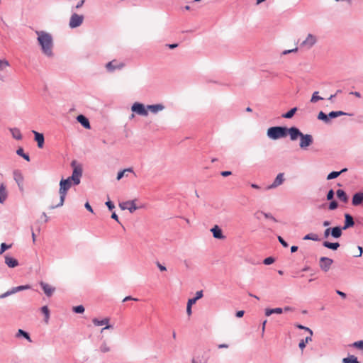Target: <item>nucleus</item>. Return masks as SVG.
<instances>
[{
    "label": "nucleus",
    "mask_w": 363,
    "mask_h": 363,
    "mask_svg": "<svg viewBox=\"0 0 363 363\" xmlns=\"http://www.w3.org/2000/svg\"><path fill=\"white\" fill-rule=\"evenodd\" d=\"M323 98L318 96V91H314L312 95V97L311 99V102L316 103L317 101H318L320 100H323Z\"/></svg>",
    "instance_id": "nucleus-37"
},
{
    "label": "nucleus",
    "mask_w": 363,
    "mask_h": 363,
    "mask_svg": "<svg viewBox=\"0 0 363 363\" xmlns=\"http://www.w3.org/2000/svg\"><path fill=\"white\" fill-rule=\"evenodd\" d=\"M84 2H85V0H79L78 4L75 6V9H78L81 8L84 5Z\"/></svg>",
    "instance_id": "nucleus-61"
},
{
    "label": "nucleus",
    "mask_w": 363,
    "mask_h": 363,
    "mask_svg": "<svg viewBox=\"0 0 363 363\" xmlns=\"http://www.w3.org/2000/svg\"><path fill=\"white\" fill-rule=\"evenodd\" d=\"M8 193L4 184L0 185V203H3L7 199Z\"/></svg>",
    "instance_id": "nucleus-26"
},
{
    "label": "nucleus",
    "mask_w": 363,
    "mask_h": 363,
    "mask_svg": "<svg viewBox=\"0 0 363 363\" xmlns=\"http://www.w3.org/2000/svg\"><path fill=\"white\" fill-rule=\"evenodd\" d=\"M294 126L287 128L286 126H273L267 129V135L269 138L276 140L282 138L290 136L291 131Z\"/></svg>",
    "instance_id": "nucleus-3"
},
{
    "label": "nucleus",
    "mask_w": 363,
    "mask_h": 363,
    "mask_svg": "<svg viewBox=\"0 0 363 363\" xmlns=\"http://www.w3.org/2000/svg\"><path fill=\"white\" fill-rule=\"evenodd\" d=\"M275 261V259L272 257H268L267 258H265L264 260H263V263L265 264V265H269V264H272Z\"/></svg>",
    "instance_id": "nucleus-43"
},
{
    "label": "nucleus",
    "mask_w": 363,
    "mask_h": 363,
    "mask_svg": "<svg viewBox=\"0 0 363 363\" xmlns=\"http://www.w3.org/2000/svg\"><path fill=\"white\" fill-rule=\"evenodd\" d=\"M32 133L34 134V139L37 142L38 147L39 148H43L45 143V138L43 133H40L35 130H32Z\"/></svg>",
    "instance_id": "nucleus-17"
},
{
    "label": "nucleus",
    "mask_w": 363,
    "mask_h": 363,
    "mask_svg": "<svg viewBox=\"0 0 363 363\" xmlns=\"http://www.w3.org/2000/svg\"><path fill=\"white\" fill-rule=\"evenodd\" d=\"M345 220H344V225L342 227L343 230H347L348 228L354 227L355 223L354 220V218L352 216H351L350 213H345L344 214Z\"/></svg>",
    "instance_id": "nucleus-13"
},
{
    "label": "nucleus",
    "mask_w": 363,
    "mask_h": 363,
    "mask_svg": "<svg viewBox=\"0 0 363 363\" xmlns=\"http://www.w3.org/2000/svg\"><path fill=\"white\" fill-rule=\"evenodd\" d=\"M124 67L123 62H118L116 60H112L106 65L108 72H112L116 69H121Z\"/></svg>",
    "instance_id": "nucleus-12"
},
{
    "label": "nucleus",
    "mask_w": 363,
    "mask_h": 363,
    "mask_svg": "<svg viewBox=\"0 0 363 363\" xmlns=\"http://www.w3.org/2000/svg\"><path fill=\"white\" fill-rule=\"evenodd\" d=\"M296 326L299 329L308 331L311 335H313V331L309 328L303 326L301 324H297Z\"/></svg>",
    "instance_id": "nucleus-46"
},
{
    "label": "nucleus",
    "mask_w": 363,
    "mask_h": 363,
    "mask_svg": "<svg viewBox=\"0 0 363 363\" xmlns=\"http://www.w3.org/2000/svg\"><path fill=\"white\" fill-rule=\"evenodd\" d=\"M317 118L318 120L323 121L325 123H329L328 114L325 113L323 111H320Z\"/></svg>",
    "instance_id": "nucleus-34"
},
{
    "label": "nucleus",
    "mask_w": 363,
    "mask_h": 363,
    "mask_svg": "<svg viewBox=\"0 0 363 363\" xmlns=\"http://www.w3.org/2000/svg\"><path fill=\"white\" fill-rule=\"evenodd\" d=\"M336 196H337V199L340 201H342L343 203H346L348 202L349 197L344 190L337 189L336 191Z\"/></svg>",
    "instance_id": "nucleus-25"
},
{
    "label": "nucleus",
    "mask_w": 363,
    "mask_h": 363,
    "mask_svg": "<svg viewBox=\"0 0 363 363\" xmlns=\"http://www.w3.org/2000/svg\"><path fill=\"white\" fill-rule=\"evenodd\" d=\"M284 181V173H279L276 177L273 183L267 187V189H274L283 184Z\"/></svg>",
    "instance_id": "nucleus-15"
},
{
    "label": "nucleus",
    "mask_w": 363,
    "mask_h": 363,
    "mask_svg": "<svg viewBox=\"0 0 363 363\" xmlns=\"http://www.w3.org/2000/svg\"><path fill=\"white\" fill-rule=\"evenodd\" d=\"M306 342H305V341L303 340V339H302L299 344H298V347L301 350H303V349L306 347Z\"/></svg>",
    "instance_id": "nucleus-53"
},
{
    "label": "nucleus",
    "mask_w": 363,
    "mask_h": 363,
    "mask_svg": "<svg viewBox=\"0 0 363 363\" xmlns=\"http://www.w3.org/2000/svg\"><path fill=\"white\" fill-rule=\"evenodd\" d=\"M111 217V218H113L115 220H116L118 223H120V221L118 220V215L115 212L112 213Z\"/></svg>",
    "instance_id": "nucleus-63"
},
{
    "label": "nucleus",
    "mask_w": 363,
    "mask_h": 363,
    "mask_svg": "<svg viewBox=\"0 0 363 363\" xmlns=\"http://www.w3.org/2000/svg\"><path fill=\"white\" fill-rule=\"evenodd\" d=\"M300 138L299 147L301 150H307L313 143V138L311 134H303L299 128L294 126V130L290 133V140L296 141Z\"/></svg>",
    "instance_id": "nucleus-2"
},
{
    "label": "nucleus",
    "mask_w": 363,
    "mask_h": 363,
    "mask_svg": "<svg viewBox=\"0 0 363 363\" xmlns=\"http://www.w3.org/2000/svg\"><path fill=\"white\" fill-rule=\"evenodd\" d=\"M336 293L340 296L342 298H345L347 297V295L345 292H342L340 290H336Z\"/></svg>",
    "instance_id": "nucleus-60"
},
{
    "label": "nucleus",
    "mask_w": 363,
    "mask_h": 363,
    "mask_svg": "<svg viewBox=\"0 0 363 363\" xmlns=\"http://www.w3.org/2000/svg\"><path fill=\"white\" fill-rule=\"evenodd\" d=\"M338 207V203L335 200H330V202L328 204V209L330 211L335 210Z\"/></svg>",
    "instance_id": "nucleus-38"
},
{
    "label": "nucleus",
    "mask_w": 363,
    "mask_h": 363,
    "mask_svg": "<svg viewBox=\"0 0 363 363\" xmlns=\"http://www.w3.org/2000/svg\"><path fill=\"white\" fill-rule=\"evenodd\" d=\"M245 311H238L236 312V317L238 318H242L244 315Z\"/></svg>",
    "instance_id": "nucleus-62"
},
{
    "label": "nucleus",
    "mask_w": 363,
    "mask_h": 363,
    "mask_svg": "<svg viewBox=\"0 0 363 363\" xmlns=\"http://www.w3.org/2000/svg\"><path fill=\"white\" fill-rule=\"evenodd\" d=\"M317 42V38L313 34H308L306 38L301 43V48H305L306 49L311 48Z\"/></svg>",
    "instance_id": "nucleus-9"
},
{
    "label": "nucleus",
    "mask_w": 363,
    "mask_h": 363,
    "mask_svg": "<svg viewBox=\"0 0 363 363\" xmlns=\"http://www.w3.org/2000/svg\"><path fill=\"white\" fill-rule=\"evenodd\" d=\"M147 111H150L151 113L156 114L159 111L164 110V106L161 104L147 105Z\"/></svg>",
    "instance_id": "nucleus-21"
},
{
    "label": "nucleus",
    "mask_w": 363,
    "mask_h": 363,
    "mask_svg": "<svg viewBox=\"0 0 363 363\" xmlns=\"http://www.w3.org/2000/svg\"><path fill=\"white\" fill-rule=\"evenodd\" d=\"M131 111L140 116H147L148 115L147 106L140 102H135L131 106Z\"/></svg>",
    "instance_id": "nucleus-6"
},
{
    "label": "nucleus",
    "mask_w": 363,
    "mask_h": 363,
    "mask_svg": "<svg viewBox=\"0 0 363 363\" xmlns=\"http://www.w3.org/2000/svg\"><path fill=\"white\" fill-rule=\"evenodd\" d=\"M330 235H331V228L325 230L323 236L325 238H328Z\"/></svg>",
    "instance_id": "nucleus-52"
},
{
    "label": "nucleus",
    "mask_w": 363,
    "mask_h": 363,
    "mask_svg": "<svg viewBox=\"0 0 363 363\" xmlns=\"http://www.w3.org/2000/svg\"><path fill=\"white\" fill-rule=\"evenodd\" d=\"M157 265L160 271H166L167 270L166 267L164 265L161 264L160 262H157Z\"/></svg>",
    "instance_id": "nucleus-64"
},
{
    "label": "nucleus",
    "mask_w": 363,
    "mask_h": 363,
    "mask_svg": "<svg viewBox=\"0 0 363 363\" xmlns=\"http://www.w3.org/2000/svg\"><path fill=\"white\" fill-rule=\"evenodd\" d=\"M13 177L14 180L17 183L21 191H23V177L22 174L18 171L13 172Z\"/></svg>",
    "instance_id": "nucleus-22"
},
{
    "label": "nucleus",
    "mask_w": 363,
    "mask_h": 363,
    "mask_svg": "<svg viewBox=\"0 0 363 363\" xmlns=\"http://www.w3.org/2000/svg\"><path fill=\"white\" fill-rule=\"evenodd\" d=\"M342 363H359L357 357L350 355L347 357L343 358Z\"/></svg>",
    "instance_id": "nucleus-30"
},
{
    "label": "nucleus",
    "mask_w": 363,
    "mask_h": 363,
    "mask_svg": "<svg viewBox=\"0 0 363 363\" xmlns=\"http://www.w3.org/2000/svg\"><path fill=\"white\" fill-rule=\"evenodd\" d=\"M335 192L333 189H330L326 195V199L328 201L333 200Z\"/></svg>",
    "instance_id": "nucleus-45"
},
{
    "label": "nucleus",
    "mask_w": 363,
    "mask_h": 363,
    "mask_svg": "<svg viewBox=\"0 0 363 363\" xmlns=\"http://www.w3.org/2000/svg\"><path fill=\"white\" fill-rule=\"evenodd\" d=\"M40 285L42 289L43 290L44 293L45 294V295L48 297H50L53 294L54 291H55V287H52L50 285H49L48 284L45 283L43 281H41L40 283Z\"/></svg>",
    "instance_id": "nucleus-16"
},
{
    "label": "nucleus",
    "mask_w": 363,
    "mask_h": 363,
    "mask_svg": "<svg viewBox=\"0 0 363 363\" xmlns=\"http://www.w3.org/2000/svg\"><path fill=\"white\" fill-rule=\"evenodd\" d=\"M323 245L330 250H337L340 247L339 242H330L329 241H324Z\"/></svg>",
    "instance_id": "nucleus-28"
},
{
    "label": "nucleus",
    "mask_w": 363,
    "mask_h": 363,
    "mask_svg": "<svg viewBox=\"0 0 363 363\" xmlns=\"http://www.w3.org/2000/svg\"><path fill=\"white\" fill-rule=\"evenodd\" d=\"M272 309H273V314L274 313L281 314L283 313V308H272Z\"/></svg>",
    "instance_id": "nucleus-54"
},
{
    "label": "nucleus",
    "mask_w": 363,
    "mask_h": 363,
    "mask_svg": "<svg viewBox=\"0 0 363 363\" xmlns=\"http://www.w3.org/2000/svg\"><path fill=\"white\" fill-rule=\"evenodd\" d=\"M41 312L45 315V322L48 323L50 318V311L47 306H44L41 308Z\"/></svg>",
    "instance_id": "nucleus-35"
},
{
    "label": "nucleus",
    "mask_w": 363,
    "mask_h": 363,
    "mask_svg": "<svg viewBox=\"0 0 363 363\" xmlns=\"http://www.w3.org/2000/svg\"><path fill=\"white\" fill-rule=\"evenodd\" d=\"M133 172V169L132 168H128V169H125L123 170H121L120 172H118V174H117V180H120L123 177H124V174L125 172Z\"/></svg>",
    "instance_id": "nucleus-36"
},
{
    "label": "nucleus",
    "mask_w": 363,
    "mask_h": 363,
    "mask_svg": "<svg viewBox=\"0 0 363 363\" xmlns=\"http://www.w3.org/2000/svg\"><path fill=\"white\" fill-rule=\"evenodd\" d=\"M340 175V172H338L337 171H333V172H330V174H328V175L327 176V179L331 180V179L337 178Z\"/></svg>",
    "instance_id": "nucleus-39"
},
{
    "label": "nucleus",
    "mask_w": 363,
    "mask_h": 363,
    "mask_svg": "<svg viewBox=\"0 0 363 363\" xmlns=\"http://www.w3.org/2000/svg\"><path fill=\"white\" fill-rule=\"evenodd\" d=\"M30 288H31V286L29 284L21 285V286L13 287L10 290L7 291L6 292L1 294L0 298H4L9 296H11L12 294L17 293V292H19V291H21L23 290H26V289H30Z\"/></svg>",
    "instance_id": "nucleus-7"
},
{
    "label": "nucleus",
    "mask_w": 363,
    "mask_h": 363,
    "mask_svg": "<svg viewBox=\"0 0 363 363\" xmlns=\"http://www.w3.org/2000/svg\"><path fill=\"white\" fill-rule=\"evenodd\" d=\"M4 258H5V263L10 268H14V267L18 266V264H19L18 261L16 259H15L12 257H10L9 255H6L4 256Z\"/></svg>",
    "instance_id": "nucleus-20"
},
{
    "label": "nucleus",
    "mask_w": 363,
    "mask_h": 363,
    "mask_svg": "<svg viewBox=\"0 0 363 363\" xmlns=\"http://www.w3.org/2000/svg\"><path fill=\"white\" fill-rule=\"evenodd\" d=\"M333 263V260L332 259L326 257H322L320 258L319 267L322 271L327 272L330 269Z\"/></svg>",
    "instance_id": "nucleus-10"
},
{
    "label": "nucleus",
    "mask_w": 363,
    "mask_h": 363,
    "mask_svg": "<svg viewBox=\"0 0 363 363\" xmlns=\"http://www.w3.org/2000/svg\"><path fill=\"white\" fill-rule=\"evenodd\" d=\"M363 202V192H357L355 193L352 199V204L354 206H357L362 204Z\"/></svg>",
    "instance_id": "nucleus-18"
},
{
    "label": "nucleus",
    "mask_w": 363,
    "mask_h": 363,
    "mask_svg": "<svg viewBox=\"0 0 363 363\" xmlns=\"http://www.w3.org/2000/svg\"><path fill=\"white\" fill-rule=\"evenodd\" d=\"M16 154L18 156L22 157L24 160H26L28 162H29L30 160V156L28 155V154L24 152V150L22 147H19L16 150Z\"/></svg>",
    "instance_id": "nucleus-32"
},
{
    "label": "nucleus",
    "mask_w": 363,
    "mask_h": 363,
    "mask_svg": "<svg viewBox=\"0 0 363 363\" xmlns=\"http://www.w3.org/2000/svg\"><path fill=\"white\" fill-rule=\"evenodd\" d=\"M100 351L103 353L108 352V351H110V348L108 346H107L106 343H103L100 346Z\"/></svg>",
    "instance_id": "nucleus-47"
},
{
    "label": "nucleus",
    "mask_w": 363,
    "mask_h": 363,
    "mask_svg": "<svg viewBox=\"0 0 363 363\" xmlns=\"http://www.w3.org/2000/svg\"><path fill=\"white\" fill-rule=\"evenodd\" d=\"M11 247V245H7L5 242L1 243L0 247V255L3 254L6 250Z\"/></svg>",
    "instance_id": "nucleus-42"
},
{
    "label": "nucleus",
    "mask_w": 363,
    "mask_h": 363,
    "mask_svg": "<svg viewBox=\"0 0 363 363\" xmlns=\"http://www.w3.org/2000/svg\"><path fill=\"white\" fill-rule=\"evenodd\" d=\"M77 121L85 128L89 129L90 128V123L89 119L84 116V115H79L77 117Z\"/></svg>",
    "instance_id": "nucleus-23"
},
{
    "label": "nucleus",
    "mask_w": 363,
    "mask_h": 363,
    "mask_svg": "<svg viewBox=\"0 0 363 363\" xmlns=\"http://www.w3.org/2000/svg\"><path fill=\"white\" fill-rule=\"evenodd\" d=\"M351 346H352L353 347L359 349L361 350H363V340H359V341L354 342V343H352V345Z\"/></svg>",
    "instance_id": "nucleus-41"
},
{
    "label": "nucleus",
    "mask_w": 363,
    "mask_h": 363,
    "mask_svg": "<svg viewBox=\"0 0 363 363\" xmlns=\"http://www.w3.org/2000/svg\"><path fill=\"white\" fill-rule=\"evenodd\" d=\"M84 207L86 208V209L87 211H89V212L91 213H93V209H92V207L90 206L89 203V202H86L84 205Z\"/></svg>",
    "instance_id": "nucleus-59"
},
{
    "label": "nucleus",
    "mask_w": 363,
    "mask_h": 363,
    "mask_svg": "<svg viewBox=\"0 0 363 363\" xmlns=\"http://www.w3.org/2000/svg\"><path fill=\"white\" fill-rule=\"evenodd\" d=\"M37 40L41 48L42 52L48 57L53 56V40L52 35L43 30H36Z\"/></svg>",
    "instance_id": "nucleus-1"
},
{
    "label": "nucleus",
    "mask_w": 363,
    "mask_h": 363,
    "mask_svg": "<svg viewBox=\"0 0 363 363\" xmlns=\"http://www.w3.org/2000/svg\"><path fill=\"white\" fill-rule=\"evenodd\" d=\"M72 186V181L67 178L66 179H62L60 182V189L59 193L60 196V202L58 204L55 206H50V209H54L57 207H60L63 206L65 199L67 195V191L69 189V188Z\"/></svg>",
    "instance_id": "nucleus-4"
},
{
    "label": "nucleus",
    "mask_w": 363,
    "mask_h": 363,
    "mask_svg": "<svg viewBox=\"0 0 363 363\" xmlns=\"http://www.w3.org/2000/svg\"><path fill=\"white\" fill-rule=\"evenodd\" d=\"M337 118V116H336V113H335V111H333L331 112H330L328 113V118H329V121H330V119L332 118Z\"/></svg>",
    "instance_id": "nucleus-55"
},
{
    "label": "nucleus",
    "mask_w": 363,
    "mask_h": 363,
    "mask_svg": "<svg viewBox=\"0 0 363 363\" xmlns=\"http://www.w3.org/2000/svg\"><path fill=\"white\" fill-rule=\"evenodd\" d=\"M273 314V309L272 308H266L265 309V315L269 316Z\"/></svg>",
    "instance_id": "nucleus-58"
},
{
    "label": "nucleus",
    "mask_w": 363,
    "mask_h": 363,
    "mask_svg": "<svg viewBox=\"0 0 363 363\" xmlns=\"http://www.w3.org/2000/svg\"><path fill=\"white\" fill-rule=\"evenodd\" d=\"M297 111V108L294 107L291 108L289 111H288L286 113L282 114L281 117L284 118H291L296 112Z\"/></svg>",
    "instance_id": "nucleus-31"
},
{
    "label": "nucleus",
    "mask_w": 363,
    "mask_h": 363,
    "mask_svg": "<svg viewBox=\"0 0 363 363\" xmlns=\"http://www.w3.org/2000/svg\"><path fill=\"white\" fill-rule=\"evenodd\" d=\"M335 113H336L337 117L342 116H353V113H346L342 111H335Z\"/></svg>",
    "instance_id": "nucleus-48"
},
{
    "label": "nucleus",
    "mask_w": 363,
    "mask_h": 363,
    "mask_svg": "<svg viewBox=\"0 0 363 363\" xmlns=\"http://www.w3.org/2000/svg\"><path fill=\"white\" fill-rule=\"evenodd\" d=\"M203 296V291L201 290V291H198L196 293V296H195V299L196 301H198L199 299L201 298Z\"/></svg>",
    "instance_id": "nucleus-51"
},
{
    "label": "nucleus",
    "mask_w": 363,
    "mask_h": 363,
    "mask_svg": "<svg viewBox=\"0 0 363 363\" xmlns=\"http://www.w3.org/2000/svg\"><path fill=\"white\" fill-rule=\"evenodd\" d=\"M303 240H313V241H319L320 238L317 234L311 233H308V234L306 235L303 237Z\"/></svg>",
    "instance_id": "nucleus-33"
},
{
    "label": "nucleus",
    "mask_w": 363,
    "mask_h": 363,
    "mask_svg": "<svg viewBox=\"0 0 363 363\" xmlns=\"http://www.w3.org/2000/svg\"><path fill=\"white\" fill-rule=\"evenodd\" d=\"M9 130L12 135V137L17 140H20L22 139V134L21 133V130L18 128H9Z\"/></svg>",
    "instance_id": "nucleus-27"
},
{
    "label": "nucleus",
    "mask_w": 363,
    "mask_h": 363,
    "mask_svg": "<svg viewBox=\"0 0 363 363\" xmlns=\"http://www.w3.org/2000/svg\"><path fill=\"white\" fill-rule=\"evenodd\" d=\"M106 205L109 211H112L115 208L114 203L109 200L106 202Z\"/></svg>",
    "instance_id": "nucleus-50"
},
{
    "label": "nucleus",
    "mask_w": 363,
    "mask_h": 363,
    "mask_svg": "<svg viewBox=\"0 0 363 363\" xmlns=\"http://www.w3.org/2000/svg\"><path fill=\"white\" fill-rule=\"evenodd\" d=\"M71 166L73 167V172L71 177L68 178L73 182L74 185H78L80 183V178L82 175V167L81 165L77 164L76 160L71 162Z\"/></svg>",
    "instance_id": "nucleus-5"
},
{
    "label": "nucleus",
    "mask_w": 363,
    "mask_h": 363,
    "mask_svg": "<svg viewBox=\"0 0 363 363\" xmlns=\"http://www.w3.org/2000/svg\"><path fill=\"white\" fill-rule=\"evenodd\" d=\"M197 301L195 299V298H189L187 302L188 306H192L193 304L196 303Z\"/></svg>",
    "instance_id": "nucleus-57"
},
{
    "label": "nucleus",
    "mask_w": 363,
    "mask_h": 363,
    "mask_svg": "<svg viewBox=\"0 0 363 363\" xmlns=\"http://www.w3.org/2000/svg\"><path fill=\"white\" fill-rule=\"evenodd\" d=\"M343 228L342 226L331 228V236L335 239L340 238L342 235Z\"/></svg>",
    "instance_id": "nucleus-24"
},
{
    "label": "nucleus",
    "mask_w": 363,
    "mask_h": 363,
    "mask_svg": "<svg viewBox=\"0 0 363 363\" xmlns=\"http://www.w3.org/2000/svg\"><path fill=\"white\" fill-rule=\"evenodd\" d=\"M278 240L282 245L283 247H287L289 246L288 243L284 240V239L281 236H278Z\"/></svg>",
    "instance_id": "nucleus-49"
},
{
    "label": "nucleus",
    "mask_w": 363,
    "mask_h": 363,
    "mask_svg": "<svg viewBox=\"0 0 363 363\" xmlns=\"http://www.w3.org/2000/svg\"><path fill=\"white\" fill-rule=\"evenodd\" d=\"M119 206L122 210H128L131 213L138 208L134 200L121 202Z\"/></svg>",
    "instance_id": "nucleus-11"
},
{
    "label": "nucleus",
    "mask_w": 363,
    "mask_h": 363,
    "mask_svg": "<svg viewBox=\"0 0 363 363\" xmlns=\"http://www.w3.org/2000/svg\"><path fill=\"white\" fill-rule=\"evenodd\" d=\"M108 321H109V319L107 318H106L103 320H99L97 318H94L92 320L93 323L97 326L106 325V326L101 329V332H103L104 330H105L106 329L113 328V325L108 324Z\"/></svg>",
    "instance_id": "nucleus-14"
},
{
    "label": "nucleus",
    "mask_w": 363,
    "mask_h": 363,
    "mask_svg": "<svg viewBox=\"0 0 363 363\" xmlns=\"http://www.w3.org/2000/svg\"><path fill=\"white\" fill-rule=\"evenodd\" d=\"M260 213L263 214L266 218L271 219L274 222H277V220L271 213H265L263 211H260Z\"/></svg>",
    "instance_id": "nucleus-44"
},
{
    "label": "nucleus",
    "mask_w": 363,
    "mask_h": 363,
    "mask_svg": "<svg viewBox=\"0 0 363 363\" xmlns=\"http://www.w3.org/2000/svg\"><path fill=\"white\" fill-rule=\"evenodd\" d=\"M231 174H232V172H230V171H222L220 172V175L223 176V177H228V176H230Z\"/></svg>",
    "instance_id": "nucleus-56"
},
{
    "label": "nucleus",
    "mask_w": 363,
    "mask_h": 363,
    "mask_svg": "<svg viewBox=\"0 0 363 363\" xmlns=\"http://www.w3.org/2000/svg\"><path fill=\"white\" fill-rule=\"evenodd\" d=\"M83 20L84 16L82 15H79L76 13H72L69 19V27L72 28L79 27L83 23Z\"/></svg>",
    "instance_id": "nucleus-8"
},
{
    "label": "nucleus",
    "mask_w": 363,
    "mask_h": 363,
    "mask_svg": "<svg viewBox=\"0 0 363 363\" xmlns=\"http://www.w3.org/2000/svg\"><path fill=\"white\" fill-rule=\"evenodd\" d=\"M16 337H23L25 339H26L29 342L32 341L31 339H30L29 333H27L26 331L22 330V329H19L18 330V332L16 333Z\"/></svg>",
    "instance_id": "nucleus-29"
},
{
    "label": "nucleus",
    "mask_w": 363,
    "mask_h": 363,
    "mask_svg": "<svg viewBox=\"0 0 363 363\" xmlns=\"http://www.w3.org/2000/svg\"><path fill=\"white\" fill-rule=\"evenodd\" d=\"M73 311L75 313H82L84 312V307L82 305H79L73 307Z\"/></svg>",
    "instance_id": "nucleus-40"
},
{
    "label": "nucleus",
    "mask_w": 363,
    "mask_h": 363,
    "mask_svg": "<svg viewBox=\"0 0 363 363\" xmlns=\"http://www.w3.org/2000/svg\"><path fill=\"white\" fill-rule=\"evenodd\" d=\"M211 231L213 233V238H215L216 239H220V240L225 238V236L223 234V231L218 225H214L211 229Z\"/></svg>",
    "instance_id": "nucleus-19"
}]
</instances>
